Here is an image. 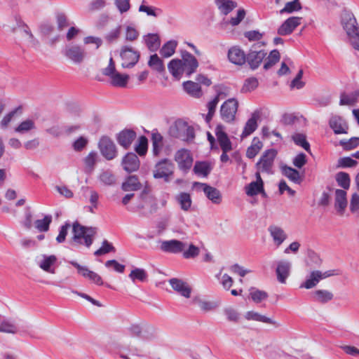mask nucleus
I'll use <instances>...</instances> for the list:
<instances>
[{"label":"nucleus","mask_w":359,"mask_h":359,"mask_svg":"<svg viewBox=\"0 0 359 359\" xmlns=\"http://www.w3.org/2000/svg\"><path fill=\"white\" fill-rule=\"evenodd\" d=\"M197 59L187 50H181V59L171 60L168 69L171 75L176 79H180L184 74L189 77L195 73L198 67Z\"/></svg>","instance_id":"1"},{"label":"nucleus","mask_w":359,"mask_h":359,"mask_svg":"<svg viewBox=\"0 0 359 359\" xmlns=\"http://www.w3.org/2000/svg\"><path fill=\"white\" fill-rule=\"evenodd\" d=\"M214 2L219 13L225 17L230 14L238 6V4L235 0H214ZM245 10L244 8H240L237 10L234 16L229 18H224L220 22V26L223 28H226L228 25L236 27L245 18Z\"/></svg>","instance_id":"2"},{"label":"nucleus","mask_w":359,"mask_h":359,"mask_svg":"<svg viewBox=\"0 0 359 359\" xmlns=\"http://www.w3.org/2000/svg\"><path fill=\"white\" fill-rule=\"evenodd\" d=\"M341 25L352 47L359 51V26L354 15L344 12L341 16Z\"/></svg>","instance_id":"3"},{"label":"nucleus","mask_w":359,"mask_h":359,"mask_svg":"<svg viewBox=\"0 0 359 359\" xmlns=\"http://www.w3.org/2000/svg\"><path fill=\"white\" fill-rule=\"evenodd\" d=\"M73 240L74 242L83 244L89 248L93 241V237L96 233V229L93 227H86L74 222L72 227Z\"/></svg>","instance_id":"4"},{"label":"nucleus","mask_w":359,"mask_h":359,"mask_svg":"<svg viewBox=\"0 0 359 359\" xmlns=\"http://www.w3.org/2000/svg\"><path fill=\"white\" fill-rule=\"evenodd\" d=\"M170 135L183 141H189L194 138V130L193 127L182 120H177L169 129Z\"/></svg>","instance_id":"5"},{"label":"nucleus","mask_w":359,"mask_h":359,"mask_svg":"<svg viewBox=\"0 0 359 359\" xmlns=\"http://www.w3.org/2000/svg\"><path fill=\"white\" fill-rule=\"evenodd\" d=\"M103 74L109 76L110 83L113 86L124 88L127 86L129 76L118 72L115 67V63L112 57H110L108 66L103 69Z\"/></svg>","instance_id":"6"},{"label":"nucleus","mask_w":359,"mask_h":359,"mask_svg":"<svg viewBox=\"0 0 359 359\" xmlns=\"http://www.w3.org/2000/svg\"><path fill=\"white\" fill-rule=\"evenodd\" d=\"M120 57L123 68H133L139 61L140 53L129 45H124L121 47Z\"/></svg>","instance_id":"7"},{"label":"nucleus","mask_w":359,"mask_h":359,"mask_svg":"<svg viewBox=\"0 0 359 359\" xmlns=\"http://www.w3.org/2000/svg\"><path fill=\"white\" fill-rule=\"evenodd\" d=\"M174 169V164L168 158H164L155 165L153 171L154 177L163 179L165 182H169L172 180Z\"/></svg>","instance_id":"8"},{"label":"nucleus","mask_w":359,"mask_h":359,"mask_svg":"<svg viewBox=\"0 0 359 359\" xmlns=\"http://www.w3.org/2000/svg\"><path fill=\"white\" fill-rule=\"evenodd\" d=\"M264 45V41H259L250 46L248 65L252 69L257 68L266 55V52L263 48Z\"/></svg>","instance_id":"9"},{"label":"nucleus","mask_w":359,"mask_h":359,"mask_svg":"<svg viewBox=\"0 0 359 359\" xmlns=\"http://www.w3.org/2000/svg\"><path fill=\"white\" fill-rule=\"evenodd\" d=\"M277 151L275 149H269L266 150L259 161L257 163L258 171L266 173H272L274 160L277 156Z\"/></svg>","instance_id":"10"},{"label":"nucleus","mask_w":359,"mask_h":359,"mask_svg":"<svg viewBox=\"0 0 359 359\" xmlns=\"http://www.w3.org/2000/svg\"><path fill=\"white\" fill-rule=\"evenodd\" d=\"M63 55L74 64L81 63L86 56V53L83 48L78 45H68L62 51Z\"/></svg>","instance_id":"11"},{"label":"nucleus","mask_w":359,"mask_h":359,"mask_svg":"<svg viewBox=\"0 0 359 359\" xmlns=\"http://www.w3.org/2000/svg\"><path fill=\"white\" fill-rule=\"evenodd\" d=\"M158 243L160 250L165 253L179 254L182 252L187 247L186 243L176 239L159 240Z\"/></svg>","instance_id":"12"},{"label":"nucleus","mask_w":359,"mask_h":359,"mask_svg":"<svg viewBox=\"0 0 359 359\" xmlns=\"http://www.w3.org/2000/svg\"><path fill=\"white\" fill-rule=\"evenodd\" d=\"M194 187L203 191L205 196L215 205H219L222 202V195L217 188L211 187L205 183L195 182Z\"/></svg>","instance_id":"13"},{"label":"nucleus","mask_w":359,"mask_h":359,"mask_svg":"<svg viewBox=\"0 0 359 359\" xmlns=\"http://www.w3.org/2000/svg\"><path fill=\"white\" fill-rule=\"evenodd\" d=\"M98 147L102 155L107 160L110 161L116 157V147L109 137L107 136L101 137L98 144Z\"/></svg>","instance_id":"14"},{"label":"nucleus","mask_w":359,"mask_h":359,"mask_svg":"<svg viewBox=\"0 0 359 359\" xmlns=\"http://www.w3.org/2000/svg\"><path fill=\"white\" fill-rule=\"evenodd\" d=\"M238 109V102L235 99H229L224 102L220 109V114L223 121L227 123L233 121Z\"/></svg>","instance_id":"15"},{"label":"nucleus","mask_w":359,"mask_h":359,"mask_svg":"<svg viewBox=\"0 0 359 359\" xmlns=\"http://www.w3.org/2000/svg\"><path fill=\"white\" fill-rule=\"evenodd\" d=\"M154 329L149 325H131L127 328V333L133 337L151 339L154 337Z\"/></svg>","instance_id":"16"},{"label":"nucleus","mask_w":359,"mask_h":359,"mask_svg":"<svg viewBox=\"0 0 359 359\" xmlns=\"http://www.w3.org/2000/svg\"><path fill=\"white\" fill-rule=\"evenodd\" d=\"M175 160L178 164L180 170L187 172L189 170L193 163V158L190 151L185 149L178 150L175 155Z\"/></svg>","instance_id":"17"},{"label":"nucleus","mask_w":359,"mask_h":359,"mask_svg":"<svg viewBox=\"0 0 359 359\" xmlns=\"http://www.w3.org/2000/svg\"><path fill=\"white\" fill-rule=\"evenodd\" d=\"M69 264L74 266L77 269L78 273L83 278H88V280L98 285H103V281L101 276L97 273L90 271L86 266L80 265L75 261H70Z\"/></svg>","instance_id":"18"},{"label":"nucleus","mask_w":359,"mask_h":359,"mask_svg":"<svg viewBox=\"0 0 359 359\" xmlns=\"http://www.w3.org/2000/svg\"><path fill=\"white\" fill-rule=\"evenodd\" d=\"M225 88H226L224 86H216L217 95L212 100L208 102L207 108L208 112L205 116V120L207 123H210V121L212 120L215 114L217 105L219 101V98H223L226 96V95L223 93V90Z\"/></svg>","instance_id":"19"},{"label":"nucleus","mask_w":359,"mask_h":359,"mask_svg":"<svg viewBox=\"0 0 359 359\" xmlns=\"http://www.w3.org/2000/svg\"><path fill=\"white\" fill-rule=\"evenodd\" d=\"M57 258L55 255H41L37 261V265L44 271L55 273L56 262Z\"/></svg>","instance_id":"20"},{"label":"nucleus","mask_w":359,"mask_h":359,"mask_svg":"<svg viewBox=\"0 0 359 359\" xmlns=\"http://www.w3.org/2000/svg\"><path fill=\"white\" fill-rule=\"evenodd\" d=\"M300 17L292 16L287 18L278 29V34L280 36H287L292 33L302 22Z\"/></svg>","instance_id":"21"},{"label":"nucleus","mask_w":359,"mask_h":359,"mask_svg":"<svg viewBox=\"0 0 359 359\" xmlns=\"http://www.w3.org/2000/svg\"><path fill=\"white\" fill-rule=\"evenodd\" d=\"M268 231L272 238L274 245L277 247L281 245L287 238V234L285 231L278 225H270L268 227Z\"/></svg>","instance_id":"22"},{"label":"nucleus","mask_w":359,"mask_h":359,"mask_svg":"<svg viewBox=\"0 0 359 359\" xmlns=\"http://www.w3.org/2000/svg\"><path fill=\"white\" fill-rule=\"evenodd\" d=\"M172 288L180 295L189 298L191 293V287L184 280L173 278L169 280Z\"/></svg>","instance_id":"23"},{"label":"nucleus","mask_w":359,"mask_h":359,"mask_svg":"<svg viewBox=\"0 0 359 359\" xmlns=\"http://www.w3.org/2000/svg\"><path fill=\"white\" fill-rule=\"evenodd\" d=\"M215 135L217 142L222 151H229L232 149L231 142L224 131V128L222 125H218L215 128Z\"/></svg>","instance_id":"24"},{"label":"nucleus","mask_w":359,"mask_h":359,"mask_svg":"<svg viewBox=\"0 0 359 359\" xmlns=\"http://www.w3.org/2000/svg\"><path fill=\"white\" fill-rule=\"evenodd\" d=\"M140 160L137 156L134 153H128L122 160L123 169L128 172H132L137 170L140 168Z\"/></svg>","instance_id":"25"},{"label":"nucleus","mask_w":359,"mask_h":359,"mask_svg":"<svg viewBox=\"0 0 359 359\" xmlns=\"http://www.w3.org/2000/svg\"><path fill=\"white\" fill-rule=\"evenodd\" d=\"M329 125L335 134H346L348 133V124L341 116H332L330 119Z\"/></svg>","instance_id":"26"},{"label":"nucleus","mask_w":359,"mask_h":359,"mask_svg":"<svg viewBox=\"0 0 359 359\" xmlns=\"http://www.w3.org/2000/svg\"><path fill=\"white\" fill-rule=\"evenodd\" d=\"M292 264L287 260H280L277 263V279L280 283H285L290 272Z\"/></svg>","instance_id":"27"},{"label":"nucleus","mask_w":359,"mask_h":359,"mask_svg":"<svg viewBox=\"0 0 359 359\" xmlns=\"http://www.w3.org/2000/svg\"><path fill=\"white\" fill-rule=\"evenodd\" d=\"M255 177L256 180L248 184V196L261 194L264 197H266V194L264 190V182L259 171L255 173Z\"/></svg>","instance_id":"28"},{"label":"nucleus","mask_w":359,"mask_h":359,"mask_svg":"<svg viewBox=\"0 0 359 359\" xmlns=\"http://www.w3.org/2000/svg\"><path fill=\"white\" fill-rule=\"evenodd\" d=\"M136 138V133L130 129H126L120 132L117 137L118 144L125 149H128Z\"/></svg>","instance_id":"29"},{"label":"nucleus","mask_w":359,"mask_h":359,"mask_svg":"<svg viewBox=\"0 0 359 359\" xmlns=\"http://www.w3.org/2000/svg\"><path fill=\"white\" fill-rule=\"evenodd\" d=\"M228 58L231 62L237 65H242L245 62L244 51L237 46H233L229 50Z\"/></svg>","instance_id":"30"},{"label":"nucleus","mask_w":359,"mask_h":359,"mask_svg":"<svg viewBox=\"0 0 359 359\" xmlns=\"http://www.w3.org/2000/svg\"><path fill=\"white\" fill-rule=\"evenodd\" d=\"M280 171L281 173L291 182L297 184L302 183L303 178L299 172L296 169L287 165H282L280 166Z\"/></svg>","instance_id":"31"},{"label":"nucleus","mask_w":359,"mask_h":359,"mask_svg":"<svg viewBox=\"0 0 359 359\" xmlns=\"http://www.w3.org/2000/svg\"><path fill=\"white\" fill-rule=\"evenodd\" d=\"M140 13H145L148 17L157 18L163 13V9L158 7L149 6L146 0H142L138 8Z\"/></svg>","instance_id":"32"},{"label":"nucleus","mask_w":359,"mask_h":359,"mask_svg":"<svg viewBox=\"0 0 359 359\" xmlns=\"http://www.w3.org/2000/svg\"><path fill=\"white\" fill-rule=\"evenodd\" d=\"M320 271H312L306 277L305 280L301 283L300 288L311 289L316 286L322 280L320 276Z\"/></svg>","instance_id":"33"},{"label":"nucleus","mask_w":359,"mask_h":359,"mask_svg":"<svg viewBox=\"0 0 359 359\" xmlns=\"http://www.w3.org/2000/svg\"><path fill=\"white\" fill-rule=\"evenodd\" d=\"M248 297L256 304H262L265 302L269 294L264 290H259L256 287H251L248 290Z\"/></svg>","instance_id":"34"},{"label":"nucleus","mask_w":359,"mask_h":359,"mask_svg":"<svg viewBox=\"0 0 359 359\" xmlns=\"http://www.w3.org/2000/svg\"><path fill=\"white\" fill-rule=\"evenodd\" d=\"M334 205L340 214L344 212L347 205L346 192L345 190L336 189Z\"/></svg>","instance_id":"35"},{"label":"nucleus","mask_w":359,"mask_h":359,"mask_svg":"<svg viewBox=\"0 0 359 359\" xmlns=\"http://www.w3.org/2000/svg\"><path fill=\"white\" fill-rule=\"evenodd\" d=\"M175 200L183 211L188 212L191 210L192 199L189 193L180 192L176 195Z\"/></svg>","instance_id":"36"},{"label":"nucleus","mask_w":359,"mask_h":359,"mask_svg":"<svg viewBox=\"0 0 359 359\" xmlns=\"http://www.w3.org/2000/svg\"><path fill=\"white\" fill-rule=\"evenodd\" d=\"M262 115V109L255 110L248 118V135L254 133L258 128V123L261 122Z\"/></svg>","instance_id":"37"},{"label":"nucleus","mask_w":359,"mask_h":359,"mask_svg":"<svg viewBox=\"0 0 359 359\" xmlns=\"http://www.w3.org/2000/svg\"><path fill=\"white\" fill-rule=\"evenodd\" d=\"M184 90L191 96L198 98L202 95L201 88L198 83L187 81L183 83Z\"/></svg>","instance_id":"38"},{"label":"nucleus","mask_w":359,"mask_h":359,"mask_svg":"<svg viewBox=\"0 0 359 359\" xmlns=\"http://www.w3.org/2000/svg\"><path fill=\"white\" fill-rule=\"evenodd\" d=\"M313 300L319 303L325 304L333 299V294L326 290H317L312 292Z\"/></svg>","instance_id":"39"},{"label":"nucleus","mask_w":359,"mask_h":359,"mask_svg":"<svg viewBox=\"0 0 359 359\" xmlns=\"http://www.w3.org/2000/svg\"><path fill=\"white\" fill-rule=\"evenodd\" d=\"M98 179L104 186L111 187L116 183V176L110 170H102L98 176Z\"/></svg>","instance_id":"40"},{"label":"nucleus","mask_w":359,"mask_h":359,"mask_svg":"<svg viewBox=\"0 0 359 359\" xmlns=\"http://www.w3.org/2000/svg\"><path fill=\"white\" fill-rule=\"evenodd\" d=\"M192 303L197 305L203 312H208L216 309L217 304L213 302L203 299L198 296L192 299Z\"/></svg>","instance_id":"41"},{"label":"nucleus","mask_w":359,"mask_h":359,"mask_svg":"<svg viewBox=\"0 0 359 359\" xmlns=\"http://www.w3.org/2000/svg\"><path fill=\"white\" fill-rule=\"evenodd\" d=\"M140 187L141 184L135 175L129 176L122 184V189L125 191H136Z\"/></svg>","instance_id":"42"},{"label":"nucleus","mask_w":359,"mask_h":359,"mask_svg":"<svg viewBox=\"0 0 359 359\" xmlns=\"http://www.w3.org/2000/svg\"><path fill=\"white\" fill-rule=\"evenodd\" d=\"M177 46V41L175 40H170L163 45L160 49V54L163 57H170L175 52Z\"/></svg>","instance_id":"43"},{"label":"nucleus","mask_w":359,"mask_h":359,"mask_svg":"<svg viewBox=\"0 0 359 359\" xmlns=\"http://www.w3.org/2000/svg\"><path fill=\"white\" fill-rule=\"evenodd\" d=\"M148 66L158 73H162L165 69L163 61L158 57L157 54H154L150 56L148 61Z\"/></svg>","instance_id":"44"},{"label":"nucleus","mask_w":359,"mask_h":359,"mask_svg":"<svg viewBox=\"0 0 359 359\" xmlns=\"http://www.w3.org/2000/svg\"><path fill=\"white\" fill-rule=\"evenodd\" d=\"M140 36V32L133 24L124 26V36L126 41L133 42L136 41Z\"/></svg>","instance_id":"45"},{"label":"nucleus","mask_w":359,"mask_h":359,"mask_svg":"<svg viewBox=\"0 0 359 359\" xmlns=\"http://www.w3.org/2000/svg\"><path fill=\"white\" fill-rule=\"evenodd\" d=\"M248 320H254L278 326V323L272 318L253 311H248Z\"/></svg>","instance_id":"46"},{"label":"nucleus","mask_w":359,"mask_h":359,"mask_svg":"<svg viewBox=\"0 0 359 359\" xmlns=\"http://www.w3.org/2000/svg\"><path fill=\"white\" fill-rule=\"evenodd\" d=\"M144 41L150 51H156L160 46V39L156 34H148L144 36Z\"/></svg>","instance_id":"47"},{"label":"nucleus","mask_w":359,"mask_h":359,"mask_svg":"<svg viewBox=\"0 0 359 359\" xmlns=\"http://www.w3.org/2000/svg\"><path fill=\"white\" fill-rule=\"evenodd\" d=\"M152 152L155 156L159 155L163 148V137L158 133H153L151 135Z\"/></svg>","instance_id":"48"},{"label":"nucleus","mask_w":359,"mask_h":359,"mask_svg":"<svg viewBox=\"0 0 359 359\" xmlns=\"http://www.w3.org/2000/svg\"><path fill=\"white\" fill-rule=\"evenodd\" d=\"M97 154L95 151L90 152L87 156L85 157L83 161L85 164V172L91 173L95 168L97 162Z\"/></svg>","instance_id":"49"},{"label":"nucleus","mask_w":359,"mask_h":359,"mask_svg":"<svg viewBox=\"0 0 359 359\" xmlns=\"http://www.w3.org/2000/svg\"><path fill=\"white\" fill-rule=\"evenodd\" d=\"M212 167L208 162H196L194 170L199 176L206 177L210 172Z\"/></svg>","instance_id":"50"},{"label":"nucleus","mask_w":359,"mask_h":359,"mask_svg":"<svg viewBox=\"0 0 359 359\" xmlns=\"http://www.w3.org/2000/svg\"><path fill=\"white\" fill-rule=\"evenodd\" d=\"M263 143L259 137H255L251 142L250 147H248V158L255 157L262 149Z\"/></svg>","instance_id":"51"},{"label":"nucleus","mask_w":359,"mask_h":359,"mask_svg":"<svg viewBox=\"0 0 359 359\" xmlns=\"http://www.w3.org/2000/svg\"><path fill=\"white\" fill-rule=\"evenodd\" d=\"M336 181L337 184L344 189H348L350 187L351 180L348 173L339 172L336 175Z\"/></svg>","instance_id":"52"},{"label":"nucleus","mask_w":359,"mask_h":359,"mask_svg":"<svg viewBox=\"0 0 359 359\" xmlns=\"http://www.w3.org/2000/svg\"><path fill=\"white\" fill-rule=\"evenodd\" d=\"M35 128V123L33 120L27 119L21 122L18 127L15 128V131L18 133H25Z\"/></svg>","instance_id":"53"},{"label":"nucleus","mask_w":359,"mask_h":359,"mask_svg":"<svg viewBox=\"0 0 359 359\" xmlns=\"http://www.w3.org/2000/svg\"><path fill=\"white\" fill-rule=\"evenodd\" d=\"M279 60H280L279 51L276 49L271 50L264 64V68L265 69H270L276 62H278L279 61Z\"/></svg>","instance_id":"54"},{"label":"nucleus","mask_w":359,"mask_h":359,"mask_svg":"<svg viewBox=\"0 0 359 359\" xmlns=\"http://www.w3.org/2000/svg\"><path fill=\"white\" fill-rule=\"evenodd\" d=\"M51 222L52 216L46 215L43 219L36 220L35 226L40 232H45L49 229Z\"/></svg>","instance_id":"55"},{"label":"nucleus","mask_w":359,"mask_h":359,"mask_svg":"<svg viewBox=\"0 0 359 359\" xmlns=\"http://www.w3.org/2000/svg\"><path fill=\"white\" fill-rule=\"evenodd\" d=\"M129 278L133 280V282H135L136 280L144 282L147 278V273L143 269L135 268L131 271L129 274Z\"/></svg>","instance_id":"56"},{"label":"nucleus","mask_w":359,"mask_h":359,"mask_svg":"<svg viewBox=\"0 0 359 359\" xmlns=\"http://www.w3.org/2000/svg\"><path fill=\"white\" fill-rule=\"evenodd\" d=\"M302 9L301 4L299 0H294L286 3L285 7L280 10V13H292L294 11H298Z\"/></svg>","instance_id":"57"},{"label":"nucleus","mask_w":359,"mask_h":359,"mask_svg":"<svg viewBox=\"0 0 359 359\" xmlns=\"http://www.w3.org/2000/svg\"><path fill=\"white\" fill-rule=\"evenodd\" d=\"M292 138L297 145L302 147L306 151L310 149V144L306 141L305 135L302 133H295L292 135Z\"/></svg>","instance_id":"58"},{"label":"nucleus","mask_w":359,"mask_h":359,"mask_svg":"<svg viewBox=\"0 0 359 359\" xmlns=\"http://www.w3.org/2000/svg\"><path fill=\"white\" fill-rule=\"evenodd\" d=\"M216 278L225 290H229L233 285V278L226 273L222 274L220 272L216 276Z\"/></svg>","instance_id":"59"},{"label":"nucleus","mask_w":359,"mask_h":359,"mask_svg":"<svg viewBox=\"0 0 359 359\" xmlns=\"http://www.w3.org/2000/svg\"><path fill=\"white\" fill-rule=\"evenodd\" d=\"M121 33V26L118 25L116 27L111 29L104 36L105 40L109 43L116 42L120 37Z\"/></svg>","instance_id":"60"},{"label":"nucleus","mask_w":359,"mask_h":359,"mask_svg":"<svg viewBox=\"0 0 359 359\" xmlns=\"http://www.w3.org/2000/svg\"><path fill=\"white\" fill-rule=\"evenodd\" d=\"M147 144L148 141L145 136H140L138 139L137 144L135 146V151L140 156H144L147 151Z\"/></svg>","instance_id":"61"},{"label":"nucleus","mask_w":359,"mask_h":359,"mask_svg":"<svg viewBox=\"0 0 359 359\" xmlns=\"http://www.w3.org/2000/svg\"><path fill=\"white\" fill-rule=\"evenodd\" d=\"M116 251L115 248L112 245V244L108 242L107 240H104L102 242V246L94 252L95 256H101L109 252Z\"/></svg>","instance_id":"62"},{"label":"nucleus","mask_w":359,"mask_h":359,"mask_svg":"<svg viewBox=\"0 0 359 359\" xmlns=\"http://www.w3.org/2000/svg\"><path fill=\"white\" fill-rule=\"evenodd\" d=\"M114 5L120 14L127 13L131 8L130 0H114Z\"/></svg>","instance_id":"63"},{"label":"nucleus","mask_w":359,"mask_h":359,"mask_svg":"<svg viewBox=\"0 0 359 359\" xmlns=\"http://www.w3.org/2000/svg\"><path fill=\"white\" fill-rule=\"evenodd\" d=\"M339 144L344 149L351 150L359 145V137H351L348 140H341Z\"/></svg>","instance_id":"64"}]
</instances>
